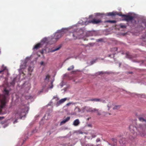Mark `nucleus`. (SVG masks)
<instances>
[{"label":"nucleus","mask_w":146,"mask_h":146,"mask_svg":"<svg viewBox=\"0 0 146 146\" xmlns=\"http://www.w3.org/2000/svg\"><path fill=\"white\" fill-rule=\"evenodd\" d=\"M74 68V66L73 65H72V66L70 67L69 68H68V69L67 70L68 71H70L72 70H73Z\"/></svg>","instance_id":"b1692460"},{"label":"nucleus","mask_w":146,"mask_h":146,"mask_svg":"<svg viewBox=\"0 0 146 146\" xmlns=\"http://www.w3.org/2000/svg\"><path fill=\"white\" fill-rule=\"evenodd\" d=\"M28 70L29 72H32L33 70L32 67L31 66L29 67V68H28Z\"/></svg>","instance_id":"cd10ccee"},{"label":"nucleus","mask_w":146,"mask_h":146,"mask_svg":"<svg viewBox=\"0 0 146 146\" xmlns=\"http://www.w3.org/2000/svg\"><path fill=\"white\" fill-rule=\"evenodd\" d=\"M67 74H64V76H67Z\"/></svg>","instance_id":"a18cd8bd"},{"label":"nucleus","mask_w":146,"mask_h":146,"mask_svg":"<svg viewBox=\"0 0 146 146\" xmlns=\"http://www.w3.org/2000/svg\"><path fill=\"white\" fill-rule=\"evenodd\" d=\"M88 23H92L93 24H98L99 23H101L102 22V21L100 19H94L92 20H89L87 21Z\"/></svg>","instance_id":"0eeeda50"},{"label":"nucleus","mask_w":146,"mask_h":146,"mask_svg":"<svg viewBox=\"0 0 146 146\" xmlns=\"http://www.w3.org/2000/svg\"><path fill=\"white\" fill-rule=\"evenodd\" d=\"M68 58H67V59H66V60H68Z\"/></svg>","instance_id":"de8ad7c7"},{"label":"nucleus","mask_w":146,"mask_h":146,"mask_svg":"<svg viewBox=\"0 0 146 146\" xmlns=\"http://www.w3.org/2000/svg\"><path fill=\"white\" fill-rule=\"evenodd\" d=\"M47 38L45 37L43 38L40 43H39L35 45L33 49H37L42 46L46 42Z\"/></svg>","instance_id":"39448f33"},{"label":"nucleus","mask_w":146,"mask_h":146,"mask_svg":"<svg viewBox=\"0 0 146 146\" xmlns=\"http://www.w3.org/2000/svg\"><path fill=\"white\" fill-rule=\"evenodd\" d=\"M68 28H63L61 29L58 30L55 33V36H59L62 34L67 33L68 31Z\"/></svg>","instance_id":"20e7f679"},{"label":"nucleus","mask_w":146,"mask_h":146,"mask_svg":"<svg viewBox=\"0 0 146 146\" xmlns=\"http://www.w3.org/2000/svg\"><path fill=\"white\" fill-rule=\"evenodd\" d=\"M61 46L60 45L57 48H55L54 49H53V50H51L50 52H54L60 49V48H61Z\"/></svg>","instance_id":"a211bd4d"},{"label":"nucleus","mask_w":146,"mask_h":146,"mask_svg":"<svg viewBox=\"0 0 146 146\" xmlns=\"http://www.w3.org/2000/svg\"><path fill=\"white\" fill-rule=\"evenodd\" d=\"M9 92L8 90L5 88L4 93L5 95L0 94V115L5 113L3 111V110L7 102V97L9 95ZM4 118L3 117H0V120L3 119Z\"/></svg>","instance_id":"f03ea898"},{"label":"nucleus","mask_w":146,"mask_h":146,"mask_svg":"<svg viewBox=\"0 0 146 146\" xmlns=\"http://www.w3.org/2000/svg\"><path fill=\"white\" fill-rule=\"evenodd\" d=\"M96 60H94L92 61H91V64H93L95 62Z\"/></svg>","instance_id":"c756f323"},{"label":"nucleus","mask_w":146,"mask_h":146,"mask_svg":"<svg viewBox=\"0 0 146 146\" xmlns=\"http://www.w3.org/2000/svg\"><path fill=\"white\" fill-rule=\"evenodd\" d=\"M28 108L25 105L20 106L15 110L14 113L16 119H21L23 116H25L28 113Z\"/></svg>","instance_id":"7ed1b4c3"},{"label":"nucleus","mask_w":146,"mask_h":146,"mask_svg":"<svg viewBox=\"0 0 146 146\" xmlns=\"http://www.w3.org/2000/svg\"><path fill=\"white\" fill-rule=\"evenodd\" d=\"M100 139L99 138H98L97 139L96 141L97 142H98L100 141Z\"/></svg>","instance_id":"58836bf2"},{"label":"nucleus","mask_w":146,"mask_h":146,"mask_svg":"<svg viewBox=\"0 0 146 146\" xmlns=\"http://www.w3.org/2000/svg\"><path fill=\"white\" fill-rule=\"evenodd\" d=\"M98 14L99 15H100V13H98Z\"/></svg>","instance_id":"8fccbe9b"},{"label":"nucleus","mask_w":146,"mask_h":146,"mask_svg":"<svg viewBox=\"0 0 146 146\" xmlns=\"http://www.w3.org/2000/svg\"><path fill=\"white\" fill-rule=\"evenodd\" d=\"M129 129L131 132L129 138L131 139H134L137 135L144 137L146 135V125L142 124L137 125L135 122L131 124L129 127Z\"/></svg>","instance_id":"f257e3e1"},{"label":"nucleus","mask_w":146,"mask_h":146,"mask_svg":"<svg viewBox=\"0 0 146 146\" xmlns=\"http://www.w3.org/2000/svg\"><path fill=\"white\" fill-rule=\"evenodd\" d=\"M140 95L141 97L145 96V95L144 94H140Z\"/></svg>","instance_id":"4c0bfd02"},{"label":"nucleus","mask_w":146,"mask_h":146,"mask_svg":"<svg viewBox=\"0 0 146 146\" xmlns=\"http://www.w3.org/2000/svg\"><path fill=\"white\" fill-rule=\"evenodd\" d=\"M70 117L69 116L67 117L66 119H65L61 121L60 123V125H61L64 123H65L66 122L70 120Z\"/></svg>","instance_id":"9d476101"},{"label":"nucleus","mask_w":146,"mask_h":146,"mask_svg":"<svg viewBox=\"0 0 146 146\" xmlns=\"http://www.w3.org/2000/svg\"><path fill=\"white\" fill-rule=\"evenodd\" d=\"M44 64V62L43 61L41 62H40V64L41 65H43Z\"/></svg>","instance_id":"ea45409f"},{"label":"nucleus","mask_w":146,"mask_h":146,"mask_svg":"<svg viewBox=\"0 0 146 146\" xmlns=\"http://www.w3.org/2000/svg\"><path fill=\"white\" fill-rule=\"evenodd\" d=\"M66 99L67 98H66L62 99L59 101V103L60 104L62 103L65 102L66 100Z\"/></svg>","instance_id":"aec40b11"},{"label":"nucleus","mask_w":146,"mask_h":146,"mask_svg":"<svg viewBox=\"0 0 146 146\" xmlns=\"http://www.w3.org/2000/svg\"><path fill=\"white\" fill-rule=\"evenodd\" d=\"M115 13H116L115 15H119V16H121V17H123V15H123V14H122V13H117V12H115Z\"/></svg>","instance_id":"393cba45"},{"label":"nucleus","mask_w":146,"mask_h":146,"mask_svg":"<svg viewBox=\"0 0 146 146\" xmlns=\"http://www.w3.org/2000/svg\"><path fill=\"white\" fill-rule=\"evenodd\" d=\"M101 41V40H100V39H98L97 40V41L98 42H99V41Z\"/></svg>","instance_id":"c03bdc74"},{"label":"nucleus","mask_w":146,"mask_h":146,"mask_svg":"<svg viewBox=\"0 0 146 146\" xmlns=\"http://www.w3.org/2000/svg\"><path fill=\"white\" fill-rule=\"evenodd\" d=\"M96 136V135L95 134H92V138H94Z\"/></svg>","instance_id":"f704fd0d"},{"label":"nucleus","mask_w":146,"mask_h":146,"mask_svg":"<svg viewBox=\"0 0 146 146\" xmlns=\"http://www.w3.org/2000/svg\"><path fill=\"white\" fill-rule=\"evenodd\" d=\"M17 119H16L15 120L14 122V123H17Z\"/></svg>","instance_id":"37998d69"},{"label":"nucleus","mask_w":146,"mask_h":146,"mask_svg":"<svg viewBox=\"0 0 146 146\" xmlns=\"http://www.w3.org/2000/svg\"><path fill=\"white\" fill-rule=\"evenodd\" d=\"M50 78V76L49 75H47L46 76L45 78L44 79L45 81L48 82Z\"/></svg>","instance_id":"412c9836"},{"label":"nucleus","mask_w":146,"mask_h":146,"mask_svg":"<svg viewBox=\"0 0 146 146\" xmlns=\"http://www.w3.org/2000/svg\"><path fill=\"white\" fill-rule=\"evenodd\" d=\"M80 123V121L78 119H77L74 121L73 122V125L75 126H77Z\"/></svg>","instance_id":"ddd939ff"},{"label":"nucleus","mask_w":146,"mask_h":146,"mask_svg":"<svg viewBox=\"0 0 146 146\" xmlns=\"http://www.w3.org/2000/svg\"><path fill=\"white\" fill-rule=\"evenodd\" d=\"M5 70L7 72L8 71V70L7 68V67L3 65L1 66V70H0V74H3V72Z\"/></svg>","instance_id":"9b49d317"},{"label":"nucleus","mask_w":146,"mask_h":146,"mask_svg":"<svg viewBox=\"0 0 146 146\" xmlns=\"http://www.w3.org/2000/svg\"><path fill=\"white\" fill-rule=\"evenodd\" d=\"M98 109H97L96 108H91L88 107V108L87 111V112H93L96 111H98Z\"/></svg>","instance_id":"f8f14e48"},{"label":"nucleus","mask_w":146,"mask_h":146,"mask_svg":"<svg viewBox=\"0 0 146 146\" xmlns=\"http://www.w3.org/2000/svg\"><path fill=\"white\" fill-rule=\"evenodd\" d=\"M120 27L122 28H126V26L125 25H121Z\"/></svg>","instance_id":"c85d7f7f"},{"label":"nucleus","mask_w":146,"mask_h":146,"mask_svg":"<svg viewBox=\"0 0 146 146\" xmlns=\"http://www.w3.org/2000/svg\"><path fill=\"white\" fill-rule=\"evenodd\" d=\"M59 39V38L58 37L55 38V37H52L49 41H48L47 39V41L45 43L47 44H51L56 42Z\"/></svg>","instance_id":"423d86ee"},{"label":"nucleus","mask_w":146,"mask_h":146,"mask_svg":"<svg viewBox=\"0 0 146 146\" xmlns=\"http://www.w3.org/2000/svg\"><path fill=\"white\" fill-rule=\"evenodd\" d=\"M129 52L126 53V57L127 58H130L131 57V56L129 55Z\"/></svg>","instance_id":"bb28decb"},{"label":"nucleus","mask_w":146,"mask_h":146,"mask_svg":"<svg viewBox=\"0 0 146 146\" xmlns=\"http://www.w3.org/2000/svg\"><path fill=\"white\" fill-rule=\"evenodd\" d=\"M75 72H76V71H73L71 72V74H74Z\"/></svg>","instance_id":"72a5a7b5"},{"label":"nucleus","mask_w":146,"mask_h":146,"mask_svg":"<svg viewBox=\"0 0 146 146\" xmlns=\"http://www.w3.org/2000/svg\"><path fill=\"white\" fill-rule=\"evenodd\" d=\"M145 115L144 114H142L138 117V119L141 122H146V119L144 118L145 117Z\"/></svg>","instance_id":"1a4fd4ad"},{"label":"nucleus","mask_w":146,"mask_h":146,"mask_svg":"<svg viewBox=\"0 0 146 146\" xmlns=\"http://www.w3.org/2000/svg\"><path fill=\"white\" fill-rule=\"evenodd\" d=\"M76 33V32H72L70 33V36H71V34H72V36H75V34Z\"/></svg>","instance_id":"a878e982"},{"label":"nucleus","mask_w":146,"mask_h":146,"mask_svg":"<svg viewBox=\"0 0 146 146\" xmlns=\"http://www.w3.org/2000/svg\"><path fill=\"white\" fill-rule=\"evenodd\" d=\"M122 139L123 140H124L125 139Z\"/></svg>","instance_id":"49530a36"},{"label":"nucleus","mask_w":146,"mask_h":146,"mask_svg":"<svg viewBox=\"0 0 146 146\" xmlns=\"http://www.w3.org/2000/svg\"><path fill=\"white\" fill-rule=\"evenodd\" d=\"M8 125V124H5V125L3 126V127L4 128L5 127H6Z\"/></svg>","instance_id":"e433bc0d"},{"label":"nucleus","mask_w":146,"mask_h":146,"mask_svg":"<svg viewBox=\"0 0 146 146\" xmlns=\"http://www.w3.org/2000/svg\"><path fill=\"white\" fill-rule=\"evenodd\" d=\"M51 84H52V86H51L50 87V88H53V85L52 84V82H51Z\"/></svg>","instance_id":"79ce46f5"},{"label":"nucleus","mask_w":146,"mask_h":146,"mask_svg":"<svg viewBox=\"0 0 146 146\" xmlns=\"http://www.w3.org/2000/svg\"><path fill=\"white\" fill-rule=\"evenodd\" d=\"M105 23H114L116 22V21L114 20H108L106 21Z\"/></svg>","instance_id":"4be33fe9"},{"label":"nucleus","mask_w":146,"mask_h":146,"mask_svg":"<svg viewBox=\"0 0 146 146\" xmlns=\"http://www.w3.org/2000/svg\"><path fill=\"white\" fill-rule=\"evenodd\" d=\"M116 48V50H117V48Z\"/></svg>","instance_id":"09e8293b"},{"label":"nucleus","mask_w":146,"mask_h":146,"mask_svg":"<svg viewBox=\"0 0 146 146\" xmlns=\"http://www.w3.org/2000/svg\"><path fill=\"white\" fill-rule=\"evenodd\" d=\"M120 106L119 105H116L113 108V109L114 110H117L120 108Z\"/></svg>","instance_id":"5701e85b"},{"label":"nucleus","mask_w":146,"mask_h":146,"mask_svg":"<svg viewBox=\"0 0 146 146\" xmlns=\"http://www.w3.org/2000/svg\"><path fill=\"white\" fill-rule=\"evenodd\" d=\"M88 108V107H87V106H84L82 108V113H84L86 112H87Z\"/></svg>","instance_id":"2eb2a0df"},{"label":"nucleus","mask_w":146,"mask_h":146,"mask_svg":"<svg viewBox=\"0 0 146 146\" xmlns=\"http://www.w3.org/2000/svg\"><path fill=\"white\" fill-rule=\"evenodd\" d=\"M91 101H94L96 102H101L102 100L98 98H93L89 100Z\"/></svg>","instance_id":"6ab92c4d"},{"label":"nucleus","mask_w":146,"mask_h":146,"mask_svg":"<svg viewBox=\"0 0 146 146\" xmlns=\"http://www.w3.org/2000/svg\"><path fill=\"white\" fill-rule=\"evenodd\" d=\"M98 111H96V112L97 113L98 115H101V113L98 111Z\"/></svg>","instance_id":"2f4dec72"},{"label":"nucleus","mask_w":146,"mask_h":146,"mask_svg":"<svg viewBox=\"0 0 146 146\" xmlns=\"http://www.w3.org/2000/svg\"><path fill=\"white\" fill-rule=\"evenodd\" d=\"M107 15L108 16H115V12H110L107 13Z\"/></svg>","instance_id":"f3484780"},{"label":"nucleus","mask_w":146,"mask_h":146,"mask_svg":"<svg viewBox=\"0 0 146 146\" xmlns=\"http://www.w3.org/2000/svg\"><path fill=\"white\" fill-rule=\"evenodd\" d=\"M109 115H110V113H109Z\"/></svg>","instance_id":"3c124183"},{"label":"nucleus","mask_w":146,"mask_h":146,"mask_svg":"<svg viewBox=\"0 0 146 146\" xmlns=\"http://www.w3.org/2000/svg\"><path fill=\"white\" fill-rule=\"evenodd\" d=\"M5 121H2V122H1V124H4L5 123Z\"/></svg>","instance_id":"a19ab883"},{"label":"nucleus","mask_w":146,"mask_h":146,"mask_svg":"<svg viewBox=\"0 0 146 146\" xmlns=\"http://www.w3.org/2000/svg\"><path fill=\"white\" fill-rule=\"evenodd\" d=\"M119 142H120V143H123V144H125V142H124L123 143L122 140H120V141H119Z\"/></svg>","instance_id":"c9c22d12"},{"label":"nucleus","mask_w":146,"mask_h":146,"mask_svg":"<svg viewBox=\"0 0 146 146\" xmlns=\"http://www.w3.org/2000/svg\"><path fill=\"white\" fill-rule=\"evenodd\" d=\"M113 106V103L111 102H109L107 105V107L108 108V110H110V108H111Z\"/></svg>","instance_id":"dca6fc26"},{"label":"nucleus","mask_w":146,"mask_h":146,"mask_svg":"<svg viewBox=\"0 0 146 146\" xmlns=\"http://www.w3.org/2000/svg\"><path fill=\"white\" fill-rule=\"evenodd\" d=\"M72 104L71 103H70V102H69V103H67L66 104V106H69L70 105V104Z\"/></svg>","instance_id":"473e14b6"},{"label":"nucleus","mask_w":146,"mask_h":146,"mask_svg":"<svg viewBox=\"0 0 146 146\" xmlns=\"http://www.w3.org/2000/svg\"><path fill=\"white\" fill-rule=\"evenodd\" d=\"M26 67V62H24L22 64H21L20 66V69L22 70L25 69Z\"/></svg>","instance_id":"4468645a"},{"label":"nucleus","mask_w":146,"mask_h":146,"mask_svg":"<svg viewBox=\"0 0 146 146\" xmlns=\"http://www.w3.org/2000/svg\"><path fill=\"white\" fill-rule=\"evenodd\" d=\"M124 20L125 21L127 22L131 21L132 20L133 18L134 17L130 16L129 15H123Z\"/></svg>","instance_id":"6e6552de"},{"label":"nucleus","mask_w":146,"mask_h":146,"mask_svg":"<svg viewBox=\"0 0 146 146\" xmlns=\"http://www.w3.org/2000/svg\"><path fill=\"white\" fill-rule=\"evenodd\" d=\"M77 109H78V112H81V111H82V109H81H81H80L79 108H77Z\"/></svg>","instance_id":"7c9ffc66"}]
</instances>
